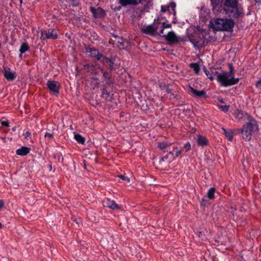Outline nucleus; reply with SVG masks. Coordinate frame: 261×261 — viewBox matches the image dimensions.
Listing matches in <instances>:
<instances>
[{
	"mask_svg": "<svg viewBox=\"0 0 261 261\" xmlns=\"http://www.w3.org/2000/svg\"><path fill=\"white\" fill-rule=\"evenodd\" d=\"M207 201V200H205V199H204V198H202V202H201V205L202 206H205V205H206V203H206Z\"/></svg>",
	"mask_w": 261,
	"mask_h": 261,
	"instance_id": "obj_51",
	"label": "nucleus"
},
{
	"mask_svg": "<svg viewBox=\"0 0 261 261\" xmlns=\"http://www.w3.org/2000/svg\"><path fill=\"white\" fill-rule=\"evenodd\" d=\"M46 86L50 91L55 95L59 94L60 89V83L56 81H48L46 83Z\"/></svg>",
	"mask_w": 261,
	"mask_h": 261,
	"instance_id": "obj_11",
	"label": "nucleus"
},
{
	"mask_svg": "<svg viewBox=\"0 0 261 261\" xmlns=\"http://www.w3.org/2000/svg\"><path fill=\"white\" fill-rule=\"evenodd\" d=\"M31 149L28 147L22 146L20 149H17L16 152L17 155L23 156L28 154Z\"/></svg>",
	"mask_w": 261,
	"mask_h": 261,
	"instance_id": "obj_23",
	"label": "nucleus"
},
{
	"mask_svg": "<svg viewBox=\"0 0 261 261\" xmlns=\"http://www.w3.org/2000/svg\"><path fill=\"white\" fill-rule=\"evenodd\" d=\"M44 136L45 138H48L50 140H52L54 138V135L51 133H46Z\"/></svg>",
	"mask_w": 261,
	"mask_h": 261,
	"instance_id": "obj_41",
	"label": "nucleus"
},
{
	"mask_svg": "<svg viewBox=\"0 0 261 261\" xmlns=\"http://www.w3.org/2000/svg\"><path fill=\"white\" fill-rule=\"evenodd\" d=\"M110 59V62L111 63L109 62L108 63L102 64L104 66L107 68V69L105 71H103L102 73V77L104 78V80L113 78L112 77L111 72L112 71L115 69L114 68L115 57H113L111 56Z\"/></svg>",
	"mask_w": 261,
	"mask_h": 261,
	"instance_id": "obj_7",
	"label": "nucleus"
},
{
	"mask_svg": "<svg viewBox=\"0 0 261 261\" xmlns=\"http://www.w3.org/2000/svg\"><path fill=\"white\" fill-rule=\"evenodd\" d=\"M189 38L194 47L198 48L203 47L211 42V40H205L203 34L199 32L192 34L189 36Z\"/></svg>",
	"mask_w": 261,
	"mask_h": 261,
	"instance_id": "obj_5",
	"label": "nucleus"
},
{
	"mask_svg": "<svg viewBox=\"0 0 261 261\" xmlns=\"http://www.w3.org/2000/svg\"><path fill=\"white\" fill-rule=\"evenodd\" d=\"M164 28H163L160 30V31L159 33V35H161V34H163V33H164Z\"/></svg>",
	"mask_w": 261,
	"mask_h": 261,
	"instance_id": "obj_55",
	"label": "nucleus"
},
{
	"mask_svg": "<svg viewBox=\"0 0 261 261\" xmlns=\"http://www.w3.org/2000/svg\"><path fill=\"white\" fill-rule=\"evenodd\" d=\"M162 26H163V28H170L171 27V24L166 23L165 22H164L162 23Z\"/></svg>",
	"mask_w": 261,
	"mask_h": 261,
	"instance_id": "obj_46",
	"label": "nucleus"
},
{
	"mask_svg": "<svg viewBox=\"0 0 261 261\" xmlns=\"http://www.w3.org/2000/svg\"><path fill=\"white\" fill-rule=\"evenodd\" d=\"M211 74H213L214 79H216L220 82L221 85L223 86L225 80H226V73L224 70H221L220 72L217 71L215 68H211Z\"/></svg>",
	"mask_w": 261,
	"mask_h": 261,
	"instance_id": "obj_10",
	"label": "nucleus"
},
{
	"mask_svg": "<svg viewBox=\"0 0 261 261\" xmlns=\"http://www.w3.org/2000/svg\"><path fill=\"white\" fill-rule=\"evenodd\" d=\"M24 136L25 137V138H28L29 137H30L31 136V134L30 132H27L25 133V134H24Z\"/></svg>",
	"mask_w": 261,
	"mask_h": 261,
	"instance_id": "obj_50",
	"label": "nucleus"
},
{
	"mask_svg": "<svg viewBox=\"0 0 261 261\" xmlns=\"http://www.w3.org/2000/svg\"><path fill=\"white\" fill-rule=\"evenodd\" d=\"M43 39H56L58 38L57 34L55 33V30L53 29H48V30L42 32V37Z\"/></svg>",
	"mask_w": 261,
	"mask_h": 261,
	"instance_id": "obj_14",
	"label": "nucleus"
},
{
	"mask_svg": "<svg viewBox=\"0 0 261 261\" xmlns=\"http://www.w3.org/2000/svg\"><path fill=\"white\" fill-rule=\"evenodd\" d=\"M224 12L229 14V16H231L234 19H239L242 18L244 16V11L242 5L239 3L237 4L234 8H229V9H224Z\"/></svg>",
	"mask_w": 261,
	"mask_h": 261,
	"instance_id": "obj_6",
	"label": "nucleus"
},
{
	"mask_svg": "<svg viewBox=\"0 0 261 261\" xmlns=\"http://www.w3.org/2000/svg\"><path fill=\"white\" fill-rule=\"evenodd\" d=\"M118 176L119 177H120L121 179H122V180L127 181L128 182H129L130 181L129 178L128 177H127V176H125L124 175H118Z\"/></svg>",
	"mask_w": 261,
	"mask_h": 261,
	"instance_id": "obj_40",
	"label": "nucleus"
},
{
	"mask_svg": "<svg viewBox=\"0 0 261 261\" xmlns=\"http://www.w3.org/2000/svg\"><path fill=\"white\" fill-rule=\"evenodd\" d=\"M218 107L219 109L224 112H228L229 108V106H219Z\"/></svg>",
	"mask_w": 261,
	"mask_h": 261,
	"instance_id": "obj_34",
	"label": "nucleus"
},
{
	"mask_svg": "<svg viewBox=\"0 0 261 261\" xmlns=\"http://www.w3.org/2000/svg\"><path fill=\"white\" fill-rule=\"evenodd\" d=\"M99 73V72L97 70H96V69H95V71H94V73H91L92 74H93L94 76H96V75H98Z\"/></svg>",
	"mask_w": 261,
	"mask_h": 261,
	"instance_id": "obj_53",
	"label": "nucleus"
},
{
	"mask_svg": "<svg viewBox=\"0 0 261 261\" xmlns=\"http://www.w3.org/2000/svg\"><path fill=\"white\" fill-rule=\"evenodd\" d=\"M163 37H164L169 45H172L183 41L182 39H180V37L177 36L173 31L169 32L167 35H164Z\"/></svg>",
	"mask_w": 261,
	"mask_h": 261,
	"instance_id": "obj_9",
	"label": "nucleus"
},
{
	"mask_svg": "<svg viewBox=\"0 0 261 261\" xmlns=\"http://www.w3.org/2000/svg\"><path fill=\"white\" fill-rule=\"evenodd\" d=\"M189 90L191 95L193 97H195L196 98H199L201 97L207 98L208 97L206 92L204 90L199 91L192 87H190Z\"/></svg>",
	"mask_w": 261,
	"mask_h": 261,
	"instance_id": "obj_15",
	"label": "nucleus"
},
{
	"mask_svg": "<svg viewBox=\"0 0 261 261\" xmlns=\"http://www.w3.org/2000/svg\"><path fill=\"white\" fill-rule=\"evenodd\" d=\"M170 7L169 6H162L161 7V11L162 12H165L169 11Z\"/></svg>",
	"mask_w": 261,
	"mask_h": 261,
	"instance_id": "obj_42",
	"label": "nucleus"
},
{
	"mask_svg": "<svg viewBox=\"0 0 261 261\" xmlns=\"http://www.w3.org/2000/svg\"><path fill=\"white\" fill-rule=\"evenodd\" d=\"M235 117L239 119L242 118L243 117L242 112L238 111L237 112L235 113Z\"/></svg>",
	"mask_w": 261,
	"mask_h": 261,
	"instance_id": "obj_39",
	"label": "nucleus"
},
{
	"mask_svg": "<svg viewBox=\"0 0 261 261\" xmlns=\"http://www.w3.org/2000/svg\"><path fill=\"white\" fill-rule=\"evenodd\" d=\"M105 206L108 207L112 210H118L120 208V206L115 201L107 199L103 201Z\"/></svg>",
	"mask_w": 261,
	"mask_h": 261,
	"instance_id": "obj_17",
	"label": "nucleus"
},
{
	"mask_svg": "<svg viewBox=\"0 0 261 261\" xmlns=\"http://www.w3.org/2000/svg\"><path fill=\"white\" fill-rule=\"evenodd\" d=\"M102 82L104 83L103 85V88H106V89H107L109 87H113L114 80L113 78L106 79L102 81Z\"/></svg>",
	"mask_w": 261,
	"mask_h": 261,
	"instance_id": "obj_25",
	"label": "nucleus"
},
{
	"mask_svg": "<svg viewBox=\"0 0 261 261\" xmlns=\"http://www.w3.org/2000/svg\"><path fill=\"white\" fill-rule=\"evenodd\" d=\"M212 28L215 31H226L232 32L235 25V22L231 18H220L215 19L213 21L210 22Z\"/></svg>",
	"mask_w": 261,
	"mask_h": 261,
	"instance_id": "obj_1",
	"label": "nucleus"
},
{
	"mask_svg": "<svg viewBox=\"0 0 261 261\" xmlns=\"http://www.w3.org/2000/svg\"><path fill=\"white\" fill-rule=\"evenodd\" d=\"M205 74L206 75V76H207V77L211 80V81H213L214 80V77H213V75L212 74H211V69L210 70H208V71L207 72H206L205 73Z\"/></svg>",
	"mask_w": 261,
	"mask_h": 261,
	"instance_id": "obj_38",
	"label": "nucleus"
},
{
	"mask_svg": "<svg viewBox=\"0 0 261 261\" xmlns=\"http://www.w3.org/2000/svg\"><path fill=\"white\" fill-rule=\"evenodd\" d=\"M113 94L109 92L106 88H102L101 91V97L105 98L106 100L112 101Z\"/></svg>",
	"mask_w": 261,
	"mask_h": 261,
	"instance_id": "obj_22",
	"label": "nucleus"
},
{
	"mask_svg": "<svg viewBox=\"0 0 261 261\" xmlns=\"http://www.w3.org/2000/svg\"><path fill=\"white\" fill-rule=\"evenodd\" d=\"M158 147L164 153L167 152L169 153L174 154L173 152L177 149V146L173 143L167 141L158 143Z\"/></svg>",
	"mask_w": 261,
	"mask_h": 261,
	"instance_id": "obj_8",
	"label": "nucleus"
},
{
	"mask_svg": "<svg viewBox=\"0 0 261 261\" xmlns=\"http://www.w3.org/2000/svg\"><path fill=\"white\" fill-rule=\"evenodd\" d=\"M143 0H119V3L123 7L136 6L140 4H143Z\"/></svg>",
	"mask_w": 261,
	"mask_h": 261,
	"instance_id": "obj_16",
	"label": "nucleus"
},
{
	"mask_svg": "<svg viewBox=\"0 0 261 261\" xmlns=\"http://www.w3.org/2000/svg\"><path fill=\"white\" fill-rule=\"evenodd\" d=\"M203 71L205 72V73H206V72H207L208 71V70H207L206 69V68L205 67H203Z\"/></svg>",
	"mask_w": 261,
	"mask_h": 261,
	"instance_id": "obj_56",
	"label": "nucleus"
},
{
	"mask_svg": "<svg viewBox=\"0 0 261 261\" xmlns=\"http://www.w3.org/2000/svg\"><path fill=\"white\" fill-rule=\"evenodd\" d=\"M153 0H143V3H151Z\"/></svg>",
	"mask_w": 261,
	"mask_h": 261,
	"instance_id": "obj_54",
	"label": "nucleus"
},
{
	"mask_svg": "<svg viewBox=\"0 0 261 261\" xmlns=\"http://www.w3.org/2000/svg\"><path fill=\"white\" fill-rule=\"evenodd\" d=\"M160 87H161V89H162V88H164V85H161L160 86Z\"/></svg>",
	"mask_w": 261,
	"mask_h": 261,
	"instance_id": "obj_63",
	"label": "nucleus"
},
{
	"mask_svg": "<svg viewBox=\"0 0 261 261\" xmlns=\"http://www.w3.org/2000/svg\"><path fill=\"white\" fill-rule=\"evenodd\" d=\"M170 7H171L173 11L174 14H175V8L176 7V4L174 2H171L170 3Z\"/></svg>",
	"mask_w": 261,
	"mask_h": 261,
	"instance_id": "obj_44",
	"label": "nucleus"
},
{
	"mask_svg": "<svg viewBox=\"0 0 261 261\" xmlns=\"http://www.w3.org/2000/svg\"><path fill=\"white\" fill-rule=\"evenodd\" d=\"M197 144L199 146H204L208 145V140L204 136L200 135L197 136Z\"/></svg>",
	"mask_w": 261,
	"mask_h": 261,
	"instance_id": "obj_21",
	"label": "nucleus"
},
{
	"mask_svg": "<svg viewBox=\"0 0 261 261\" xmlns=\"http://www.w3.org/2000/svg\"><path fill=\"white\" fill-rule=\"evenodd\" d=\"M1 123H2L3 126H7V127L9 126V123L8 121H2Z\"/></svg>",
	"mask_w": 261,
	"mask_h": 261,
	"instance_id": "obj_47",
	"label": "nucleus"
},
{
	"mask_svg": "<svg viewBox=\"0 0 261 261\" xmlns=\"http://www.w3.org/2000/svg\"><path fill=\"white\" fill-rule=\"evenodd\" d=\"M216 189L215 188H211L207 193V197L210 199H214L215 198V193Z\"/></svg>",
	"mask_w": 261,
	"mask_h": 261,
	"instance_id": "obj_30",
	"label": "nucleus"
},
{
	"mask_svg": "<svg viewBox=\"0 0 261 261\" xmlns=\"http://www.w3.org/2000/svg\"><path fill=\"white\" fill-rule=\"evenodd\" d=\"M85 52L88 56L92 58H95L96 61H99L101 64L111 63L110 57L107 58L103 54L99 53V50L93 47H87Z\"/></svg>",
	"mask_w": 261,
	"mask_h": 261,
	"instance_id": "obj_4",
	"label": "nucleus"
},
{
	"mask_svg": "<svg viewBox=\"0 0 261 261\" xmlns=\"http://www.w3.org/2000/svg\"><path fill=\"white\" fill-rule=\"evenodd\" d=\"M122 5H121V6H118V7H115V8H113V10L114 11H120L121 8H122Z\"/></svg>",
	"mask_w": 261,
	"mask_h": 261,
	"instance_id": "obj_48",
	"label": "nucleus"
},
{
	"mask_svg": "<svg viewBox=\"0 0 261 261\" xmlns=\"http://www.w3.org/2000/svg\"><path fill=\"white\" fill-rule=\"evenodd\" d=\"M219 101L221 103H224V101L222 98L218 99Z\"/></svg>",
	"mask_w": 261,
	"mask_h": 261,
	"instance_id": "obj_59",
	"label": "nucleus"
},
{
	"mask_svg": "<svg viewBox=\"0 0 261 261\" xmlns=\"http://www.w3.org/2000/svg\"><path fill=\"white\" fill-rule=\"evenodd\" d=\"M117 43L119 44L120 45L123 46H124V42L123 39L122 37H118V40L117 41Z\"/></svg>",
	"mask_w": 261,
	"mask_h": 261,
	"instance_id": "obj_45",
	"label": "nucleus"
},
{
	"mask_svg": "<svg viewBox=\"0 0 261 261\" xmlns=\"http://www.w3.org/2000/svg\"><path fill=\"white\" fill-rule=\"evenodd\" d=\"M141 108L143 111L147 112L149 110L150 107L145 101L142 103V105L141 106Z\"/></svg>",
	"mask_w": 261,
	"mask_h": 261,
	"instance_id": "obj_33",
	"label": "nucleus"
},
{
	"mask_svg": "<svg viewBox=\"0 0 261 261\" xmlns=\"http://www.w3.org/2000/svg\"><path fill=\"white\" fill-rule=\"evenodd\" d=\"M112 36L113 37H114V38H118V37H119V36H117V35H115V34H112Z\"/></svg>",
	"mask_w": 261,
	"mask_h": 261,
	"instance_id": "obj_58",
	"label": "nucleus"
},
{
	"mask_svg": "<svg viewBox=\"0 0 261 261\" xmlns=\"http://www.w3.org/2000/svg\"><path fill=\"white\" fill-rule=\"evenodd\" d=\"M190 67L193 69L195 73L198 74L200 71V66L197 63H192L190 65Z\"/></svg>",
	"mask_w": 261,
	"mask_h": 261,
	"instance_id": "obj_31",
	"label": "nucleus"
},
{
	"mask_svg": "<svg viewBox=\"0 0 261 261\" xmlns=\"http://www.w3.org/2000/svg\"><path fill=\"white\" fill-rule=\"evenodd\" d=\"M15 130H16V128L15 127L12 128V130L13 131H15Z\"/></svg>",
	"mask_w": 261,
	"mask_h": 261,
	"instance_id": "obj_61",
	"label": "nucleus"
},
{
	"mask_svg": "<svg viewBox=\"0 0 261 261\" xmlns=\"http://www.w3.org/2000/svg\"><path fill=\"white\" fill-rule=\"evenodd\" d=\"M196 234L202 240H204L205 239L204 234L201 231H197Z\"/></svg>",
	"mask_w": 261,
	"mask_h": 261,
	"instance_id": "obj_37",
	"label": "nucleus"
},
{
	"mask_svg": "<svg viewBox=\"0 0 261 261\" xmlns=\"http://www.w3.org/2000/svg\"><path fill=\"white\" fill-rule=\"evenodd\" d=\"M95 66L93 63L87 64L84 65V69L88 72L93 73L95 71Z\"/></svg>",
	"mask_w": 261,
	"mask_h": 261,
	"instance_id": "obj_26",
	"label": "nucleus"
},
{
	"mask_svg": "<svg viewBox=\"0 0 261 261\" xmlns=\"http://www.w3.org/2000/svg\"><path fill=\"white\" fill-rule=\"evenodd\" d=\"M74 139L76 141L81 143L82 144H84L85 142V138L83 137L82 135L79 134H76L74 135Z\"/></svg>",
	"mask_w": 261,
	"mask_h": 261,
	"instance_id": "obj_29",
	"label": "nucleus"
},
{
	"mask_svg": "<svg viewBox=\"0 0 261 261\" xmlns=\"http://www.w3.org/2000/svg\"><path fill=\"white\" fill-rule=\"evenodd\" d=\"M177 98V95L174 94V93H170V99H174Z\"/></svg>",
	"mask_w": 261,
	"mask_h": 261,
	"instance_id": "obj_49",
	"label": "nucleus"
},
{
	"mask_svg": "<svg viewBox=\"0 0 261 261\" xmlns=\"http://www.w3.org/2000/svg\"><path fill=\"white\" fill-rule=\"evenodd\" d=\"M29 49V46L27 42H23L19 48V51L20 52V54L19 55L20 57H21V54L25 53L27 50Z\"/></svg>",
	"mask_w": 261,
	"mask_h": 261,
	"instance_id": "obj_27",
	"label": "nucleus"
},
{
	"mask_svg": "<svg viewBox=\"0 0 261 261\" xmlns=\"http://www.w3.org/2000/svg\"><path fill=\"white\" fill-rule=\"evenodd\" d=\"M151 3H144V4H143L144 5L143 8L142 9L141 12H148L151 6H152Z\"/></svg>",
	"mask_w": 261,
	"mask_h": 261,
	"instance_id": "obj_32",
	"label": "nucleus"
},
{
	"mask_svg": "<svg viewBox=\"0 0 261 261\" xmlns=\"http://www.w3.org/2000/svg\"><path fill=\"white\" fill-rule=\"evenodd\" d=\"M4 205V202L2 200H0V209L2 208Z\"/></svg>",
	"mask_w": 261,
	"mask_h": 261,
	"instance_id": "obj_52",
	"label": "nucleus"
},
{
	"mask_svg": "<svg viewBox=\"0 0 261 261\" xmlns=\"http://www.w3.org/2000/svg\"><path fill=\"white\" fill-rule=\"evenodd\" d=\"M22 0H20V4H21V3H22Z\"/></svg>",
	"mask_w": 261,
	"mask_h": 261,
	"instance_id": "obj_64",
	"label": "nucleus"
},
{
	"mask_svg": "<svg viewBox=\"0 0 261 261\" xmlns=\"http://www.w3.org/2000/svg\"><path fill=\"white\" fill-rule=\"evenodd\" d=\"M5 69L4 76L9 81H13L16 77L15 72H12L10 68H8V69Z\"/></svg>",
	"mask_w": 261,
	"mask_h": 261,
	"instance_id": "obj_18",
	"label": "nucleus"
},
{
	"mask_svg": "<svg viewBox=\"0 0 261 261\" xmlns=\"http://www.w3.org/2000/svg\"><path fill=\"white\" fill-rule=\"evenodd\" d=\"M174 151H175V153L174 154L175 159L176 157H178L179 155H180L181 153V150L179 149V148L178 147H177V149H175Z\"/></svg>",
	"mask_w": 261,
	"mask_h": 261,
	"instance_id": "obj_43",
	"label": "nucleus"
},
{
	"mask_svg": "<svg viewBox=\"0 0 261 261\" xmlns=\"http://www.w3.org/2000/svg\"><path fill=\"white\" fill-rule=\"evenodd\" d=\"M240 80V78H234V77L232 78H230L229 80H227L226 79L224 82L223 86L228 87L236 85L239 83Z\"/></svg>",
	"mask_w": 261,
	"mask_h": 261,
	"instance_id": "obj_20",
	"label": "nucleus"
},
{
	"mask_svg": "<svg viewBox=\"0 0 261 261\" xmlns=\"http://www.w3.org/2000/svg\"><path fill=\"white\" fill-rule=\"evenodd\" d=\"M175 160V156L174 154H171L167 153L164 156H163L160 160V163L162 164L163 162H166L168 163H170L173 160Z\"/></svg>",
	"mask_w": 261,
	"mask_h": 261,
	"instance_id": "obj_19",
	"label": "nucleus"
},
{
	"mask_svg": "<svg viewBox=\"0 0 261 261\" xmlns=\"http://www.w3.org/2000/svg\"><path fill=\"white\" fill-rule=\"evenodd\" d=\"M157 29L158 27H155L152 24H149L145 28H141V32L143 34L154 37L156 36Z\"/></svg>",
	"mask_w": 261,
	"mask_h": 261,
	"instance_id": "obj_13",
	"label": "nucleus"
},
{
	"mask_svg": "<svg viewBox=\"0 0 261 261\" xmlns=\"http://www.w3.org/2000/svg\"><path fill=\"white\" fill-rule=\"evenodd\" d=\"M239 0H210L212 10L224 11V9L227 10L229 8H234L238 4Z\"/></svg>",
	"mask_w": 261,
	"mask_h": 261,
	"instance_id": "obj_3",
	"label": "nucleus"
},
{
	"mask_svg": "<svg viewBox=\"0 0 261 261\" xmlns=\"http://www.w3.org/2000/svg\"><path fill=\"white\" fill-rule=\"evenodd\" d=\"M228 67L229 71V72H227L226 71H224V72H225L226 74V78L227 80H229V79L228 77H230V78H232L234 77V68L233 66L232 63H229L228 64Z\"/></svg>",
	"mask_w": 261,
	"mask_h": 261,
	"instance_id": "obj_24",
	"label": "nucleus"
},
{
	"mask_svg": "<svg viewBox=\"0 0 261 261\" xmlns=\"http://www.w3.org/2000/svg\"><path fill=\"white\" fill-rule=\"evenodd\" d=\"M2 224L0 222V228H2Z\"/></svg>",
	"mask_w": 261,
	"mask_h": 261,
	"instance_id": "obj_62",
	"label": "nucleus"
},
{
	"mask_svg": "<svg viewBox=\"0 0 261 261\" xmlns=\"http://www.w3.org/2000/svg\"><path fill=\"white\" fill-rule=\"evenodd\" d=\"M210 38L209 39H205V40H211V41H215V40L213 39V37H209Z\"/></svg>",
	"mask_w": 261,
	"mask_h": 261,
	"instance_id": "obj_57",
	"label": "nucleus"
},
{
	"mask_svg": "<svg viewBox=\"0 0 261 261\" xmlns=\"http://www.w3.org/2000/svg\"><path fill=\"white\" fill-rule=\"evenodd\" d=\"M248 119L249 122L244 125L242 128L237 130L239 133L242 134V138L246 141L251 140L254 130H258V125L257 121L250 115H248Z\"/></svg>",
	"mask_w": 261,
	"mask_h": 261,
	"instance_id": "obj_2",
	"label": "nucleus"
},
{
	"mask_svg": "<svg viewBox=\"0 0 261 261\" xmlns=\"http://www.w3.org/2000/svg\"><path fill=\"white\" fill-rule=\"evenodd\" d=\"M49 170H51L52 166H51V165H49Z\"/></svg>",
	"mask_w": 261,
	"mask_h": 261,
	"instance_id": "obj_60",
	"label": "nucleus"
},
{
	"mask_svg": "<svg viewBox=\"0 0 261 261\" xmlns=\"http://www.w3.org/2000/svg\"><path fill=\"white\" fill-rule=\"evenodd\" d=\"M184 148L185 149L186 152H187L191 150V145L190 142H187L186 144L184 145Z\"/></svg>",
	"mask_w": 261,
	"mask_h": 261,
	"instance_id": "obj_35",
	"label": "nucleus"
},
{
	"mask_svg": "<svg viewBox=\"0 0 261 261\" xmlns=\"http://www.w3.org/2000/svg\"><path fill=\"white\" fill-rule=\"evenodd\" d=\"M223 130H224V134L229 141H231L233 139V132L232 130L227 131L225 128H223Z\"/></svg>",
	"mask_w": 261,
	"mask_h": 261,
	"instance_id": "obj_28",
	"label": "nucleus"
},
{
	"mask_svg": "<svg viewBox=\"0 0 261 261\" xmlns=\"http://www.w3.org/2000/svg\"><path fill=\"white\" fill-rule=\"evenodd\" d=\"M162 90H165L167 93L169 94L171 93V89L169 88L168 85H166L165 84H164V88H162Z\"/></svg>",
	"mask_w": 261,
	"mask_h": 261,
	"instance_id": "obj_36",
	"label": "nucleus"
},
{
	"mask_svg": "<svg viewBox=\"0 0 261 261\" xmlns=\"http://www.w3.org/2000/svg\"><path fill=\"white\" fill-rule=\"evenodd\" d=\"M90 10L95 19L103 18L106 15L105 11L101 7L95 8L94 7H90Z\"/></svg>",
	"mask_w": 261,
	"mask_h": 261,
	"instance_id": "obj_12",
	"label": "nucleus"
}]
</instances>
